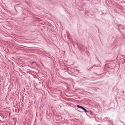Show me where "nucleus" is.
Listing matches in <instances>:
<instances>
[{
  "label": "nucleus",
  "mask_w": 125,
  "mask_h": 125,
  "mask_svg": "<svg viewBox=\"0 0 125 125\" xmlns=\"http://www.w3.org/2000/svg\"><path fill=\"white\" fill-rule=\"evenodd\" d=\"M82 110H83L85 112H88V113L89 112V111H87V110L85 108H84L83 107V109H82Z\"/></svg>",
  "instance_id": "nucleus-3"
},
{
  "label": "nucleus",
  "mask_w": 125,
  "mask_h": 125,
  "mask_svg": "<svg viewBox=\"0 0 125 125\" xmlns=\"http://www.w3.org/2000/svg\"><path fill=\"white\" fill-rule=\"evenodd\" d=\"M103 120L104 121H109V120L108 118H107V117H105V118H104L103 119Z\"/></svg>",
  "instance_id": "nucleus-2"
},
{
  "label": "nucleus",
  "mask_w": 125,
  "mask_h": 125,
  "mask_svg": "<svg viewBox=\"0 0 125 125\" xmlns=\"http://www.w3.org/2000/svg\"><path fill=\"white\" fill-rule=\"evenodd\" d=\"M78 111H79V112H81L79 110H78Z\"/></svg>",
  "instance_id": "nucleus-4"
},
{
  "label": "nucleus",
  "mask_w": 125,
  "mask_h": 125,
  "mask_svg": "<svg viewBox=\"0 0 125 125\" xmlns=\"http://www.w3.org/2000/svg\"><path fill=\"white\" fill-rule=\"evenodd\" d=\"M76 106L77 107H78L79 108L81 109H83V107L81 106L80 105H77Z\"/></svg>",
  "instance_id": "nucleus-1"
}]
</instances>
